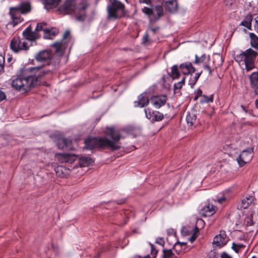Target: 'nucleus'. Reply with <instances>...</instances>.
<instances>
[{
    "mask_svg": "<svg viewBox=\"0 0 258 258\" xmlns=\"http://www.w3.org/2000/svg\"><path fill=\"white\" fill-rule=\"evenodd\" d=\"M254 89V91H255V93L256 94H258V85L257 86H255V87H253Z\"/></svg>",
    "mask_w": 258,
    "mask_h": 258,
    "instance_id": "obj_57",
    "label": "nucleus"
},
{
    "mask_svg": "<svg viewBox=\"0 0 258 258\" xmlns=\"http://www.w3.org/2000/svg\"><path fill=\"white\" fill-rule=\"evenodd\" d=\"M257 55L256 51L249 48L235 54L234 58L240 65H244L247 71H249L254 68V62Z\"/></svg>",
    "mask_w": 258,
    "mask_h": 258,
    "instance_id": "obj_4",
    "label": "nucleus"
},
{
    "mask_svg": "<svg viewBox=\"0 0 258 258\" xmlns=\"http://www.w3.org/2000/svg\"><path fill=\"white\" fill-rule=\"evenodd\" d=\"M203 67L205 70H207L209 72V75H211L212 74L214 69L212 68L209 64H205Z\"/></svg>",
    "mask_w": 258,
    "mask_h": 258,
    "instance_id": "obj_43",
    "label": "nucleus"
},
{
    "mask_svg": "<svg viewBox=\"0 0 258 258\" xmlns=\"http://www.w3.org/2000/svg\"><path fill=\"white\" fill-rule=\"evenodd\" d=\"M181 71L184 75H188L195 72L196 69L193 67L191 63L186 62L179 66Z\"/></svg>",
    "mask_w": 258,
    "mask_h": 258,
    "instance_id": "obj_20",
    "label": "nucleus"
},
{
    "mask_svg": "<svg viewBox=\"0 0 258 258\" xmlns=\"http://www.w3.org/2000/svg\"><path fill=\"white\" fill-rule=\"evenodd\" d=\"M57 146L58 148L63 150H73L74 148L72 141L69 139L59 138L57 141Z\"/></svg>",
    "mask_w": 258,
    "mask_h": 258,
    "instance_id": "obj_15",
    "label": "nucleus"
},
{
    "mask_svg": "<svg viewBox=\"0 0 258 258\" xmlns=\"http://www.w3.org/2000/svg\"><path fill=\"white\" fill-rule=\"evenodd\" d=\"M166 95L154 96L151 98V103L156 108H159L165 105L167 101Z\"/></svg>",
    "mask_w": 258,
    "mask_h": 258,
    "instance_id": "obj_13",
    "label": "nucleus"
},
{
    "mask_svg": "<svg viewBox=\"0 0 258 258\" xmlns=\"http://www.w3.org/2000/svg\"><path fill=\"white\" fill-rule=\"evenodd\" d=\"M23 36L24 39L27 40V42L31 44V42L35 41L39 38V35L35 31H32L31 26L28 27L23 32Z\"/></svg>",
    "mask_w": 258,
    "mask_h": 258,
    "instance_id": "obj_12",
    "label": "nucleus"
},
{
    "mask_svg": "<svg viewBox=\"0 0 258 258\" xmlns=\"http://www.w3.org/2000/svg\"><path fill=\"white\" fill-rule=\"evenodd\" d=\"M21 14L20 12L18 10L17 8L15 7L10 8L9 15L12 20L11 24L13 26H15L23 21V19L21 17Z\"/></svg>",
    "mask_w": 258,
    "mask_h": 258,
    "instance_id": "obj_11",
    "label": "nucleus"
},
{
    "mask_svg": "<svg viewBox=\"0 0 258 258\" xmlns=\"http://www.w3.org/2000/svg\"><path fill=\"white\" fill-rule=\"evenodd\" d=\"M228 241L225 232L221 231L220 234L214 238L213 244L217 246L222 247L225 245Z\"/></svg>",
    "mask_w": 258,
    "mask_h": 258,
    "instance_id": "obj_14",
    "label": "nucleus"
},
{
    "mask_svg": "<svg viewBox=\"0 0 258 258\" xmlns=\"http://www.w3.org/2000/svg\"><path fill=\"white\" fill-rule=\"evenodd\" d=\"M253 148H248L243 150L237 158L238 163L240 166L251 161L252 158Z\"/></svg>",
    "mask_w": 258,
    "mask_h": 258,
    "instance_id": "obj_9",
    "label": "nucleus"
},
{
    "mask_svg": "<svg viewBox=\"0 0 258 258\" xmlns=\"http://www.w3.org/2000/svg\"><path fill=\"white\" fill-rule=\"evenodd\" d=\"M253 201V197L251 196H248L244 198L241 201V208L243 209L247 208L252 202Z\"/></svg>",
    "mask_w": 258,
    "mask_h": 258,
    "instance_id": "obj_26",
    "label": "nucleus"
},
{
    "mask_svg": "<svg viewBox=\"0 0 258 258\" xmlns=\"http://www.w3.org/2000/svg\"><path fill=\"white\" fill-rule=\"evenodd\" d=\"M86 0H83L77 4L76 0H65L58 8L59 13L66 15H74L77 21H84L87 16L86 10L89 7Z\"/></svg>",
    "mask_w": 258,
    "mask_h": 258,
    "instance_id": "obj_2",
    "label": "nucleus"
},
{
    "mask_svg": "<svg viewBox=\"0 0 258 258\" xmlns=\"http://www.w3.org/2000/svg\"><path fill=\"white\" fill-rule=\"evenodd\" d=\"M165 9L171 13H175L178 10V4L176 0H163Z\"/></svg>",
    "mask_w": 258,
    "mask_h": 258,
    "instance_id": "obj_18",
    "label": "nucleus"
},
{
    "mask_svg": "<svg viewBox=\"0 0 258 258\" xmlns=\"http://www.w3.org/2000/svg\"><path fill=\"white\" fill-rule=\"evenodd\" d=\"M140 3H144L146 4H149L151 0H139Z\"/></svg>",
    "mask_w": 258,
    "mask_h": 258,
    "instance_id": "obj_53",
    "label": "nucleus"
},
{
    "mask_svg": "<svg viewBox=\"0 0 258 258\" xmlns=\"http://www.w3.org/2000/svg\"><path fill=\"white\" fill-rule=\"evenodd\" d=\"M196 120V115L193 112H188L186 117V121L187 124L189 126H191L194 125V123Z\"/></svg>",
    "mask_w": 258,
    "mask_h": 258,
    "instance_id": "obj_30",
    "label": "nucleus"
},
{
    "mask_svg": "<svg viewBox=\"0 0 258 258\" xmlns=\"http://www.w3.org/2000/svg\"><path fill=\"white\" fill-rule=\"evenodd\" d=\"M216 208L212 204H209L203 207L201 210V214L203 216L209 217L212 216L216 212Z\"/></svg>",
    "mask_w": 258,
    "mask_h": 258,
    "instance_id": "obj_19",
    "label": "nucleus"
},
{
    "mask_svg": "<svg viewBox=\"0 0 258 258\" xmlns=\"http://www.w3.org/2000/svg\"><path fill=\"white\" fill-rule=\"evenodd\" d=\"M203 97L204 98L205 100L204 101L208 103V102H212L213 101V95H211L209 96H207L206 95H203Z\"/></svg>",
    "mask_w": 258,
    "mask_h": 258,
    "instance_id": "obj_44",
    "label": "nucleus"
},
{
    "mask_svg": "<svg viewBox=\"0 0 258 258\" xmlns=\"http://www.w3.org/2000/svg\"><path fill=\"white\" fill-rule=\"evenodd\" d=\"M251 46L258 50V37L253 33H249Z\"/></svg>",
    "mask_w": 258,
    "mask_h": 258,
    "instance_id": "obj_28",
    "label": "nucleus"
},
{
    "mask_svg": "<svg viewBox=\"0 0 258 258\" xmlns=\"http://www.w3.org/2000/svg\"><path fill=\"white\" fill-rule=\"evenodd\" d=\"M202 90L199 89L197 91V97H199V96H202Z\"/></svg>",
    "mask_w": 258,
    "mask_h": 258,
    "instance_id": "obj_55",
    "label": "nucleus"
},
{
    "mask_svg": "<svg viewBox=\"0 0 258 258\" xmlns=\"http://www.w3.org/2000/svg\"><path fill=\"white\" fill-rule=\"evenodd\" d=\"M185 77H184L182 78V79H181V80L179 82H178V83H175L174 85V90H180L181 89V88L182 87L183 85L185 83Z\"/></svg>",
    "mask_w": 258,
    "mask_h": 258,
    "instance_id": "obj_36",
    "label": "nucleus"
},
{
    "mask_svg": "<svg viewBox=\"0 0 258 258\" xmlns=\"http://www.w3.org/2000/svg\"><path fill=\"white\" fill-rule=\"evenodd\" d=\"M250 84L252 87H255L258 83V73L254 72L250 76Z\"/></svg>",
    "mask_w": 258,
    "mask_h": 258,
    "instance_id": "obj_33",
    "label": "nucleus"
},
{
    "mask_svg": "<svg viewBox=\"0 0 258 258\" xmlns=\"http://www.w3.org/2000/svg\"><path fill=\"white\" fill-rule=\"evenodd\" d=\"M225 200V198H221V199H219L218 200V201L219 203H222L223 202V201H224Z\"/></svg>",
    "mask_w": 258,
    "mask_h": 258,
    "instance_id": "obj_58",
    "label": "nucleus"
},
{
    "mask_svg": "<svg viewBox=\"0 0 258 258\" xmlns=\"http://www.w3.org/2000/svg\"><path fill=\"white\" fill-rule=\"evenodd\" d=\"M31 44L27 42L26 39L20 38L19 36L14 37L11 41L10 48L14 52H18L22 50H27Z\"/></svg>",
    "mask_w": 258,
    "mask_h": 258,
    "instance_id": "obj_6",
    "label": "nucleus"
},
{
    "mask_svg": "<svg viewBox=\"0 0 258 258\" xmlns=\"http://www.w3.org/2000/svg\"><path fill=\"white\" fill-rule=\"evenodd\" d=\"M124 202V200H121V201H120V202L119 203H118V204H122Z\"/></svg>",
    "mask_w": 258,
    "mask_h": 258,
    "instance_id": "obj_61",
    "label": "nucleus"
},
{
    "mask_svg": "<svg viewBox=\"0 0 258 258\" xmlns=\"http://www.w3.org/2000/svg\"><path fill=\"white\" fill-rule=\"evenodd\" d=\"M93 162V159L89 157H82L80 158L79 163L81 167H87L91 164Z\"/></svg>",
    "mask_w": 258,
    "mask_h": 258,
    "instance_id": "obj_25",
    "label": "nucleus"
},
{
    "mask_svg": "<svg viewBox=\"0 0 258 258\" xmlns=\"http://www.w3.org/2000/svg\"><path fill=\"white\" fill-rule=\"evenodd\" d=\"M202 73V71H201V72H200L199 73L196 74L195 77H197V78L199 79V78Z\"/></svg>",
    "mask_w": 258,
    "mask_h": 258,
    "instance_id": "obj_59",
    "label": "nucleus"
},
{
    "mask_svg": "<svg viewBox=\"0 0 258 258\" xmlns=\"http://www.w3.org/2000/svg\"><path fill=\"white\" fill-rule=\"evenodd\" d=\"M56 156L58 161L61 163H72L76 159V156L73 154L60 153Z\"/></svg>",
    "mask_w": 258,
    "mask_h": 258,
    "instance_id": "obj_16",
    "label": "nucleus"
},
{
    "mask_svg": "<svg viewBox=\"0 0 258 258\" xmlns=\"http://www.w3.org/2000/svg\"><path fill=\"white\" fill-rule=\"evenodd\" d=\"M43 4L46 9L56 7L60 0H41Z\"/></svg>",
    "mask_w": 258,
    "mask_h": 258,
    "instance_id": "obj_24",
    "label": "nucleus"
},
{
    "mask_svg": "<svg viewBox=\"0 0 258 258\" xmlns=\"http://www.w3.org/2000/svg\"><path fill=\"white\" fill-rule=\"evenodd\" d=\"M29 71H23L12 82V87L16 90L24 93L27 92L31 88L37 84L38 78L35 76L28 74Z\"/></svg>",
    "mask_w": 258,
    "mask_h": 258,
    "instance_id": "obj_3",
    "label": "nucleus"
},
{
    "mask_svg": "<svg viewBox=\"0 0 258 258\" xmlns=\"http://www.w3.org/2000/svg\"><path fill=\"white\" fill-rule=\"evenodd\" d=\"M44 25H45L44 23L38 24L35 31L37 33L38 31L43 30V26Z\"/></svg>",
    "mask_w": 258,
    "mask_h": 258,
    "instance_id": "obj_45",
    "label": "nucleus"
},
{
    "mask_svg": "<svg viewBox=\"0 0 258 258\" xmlns=\"http://www.w3.org/2000/svg\"><path fill=\"white\" fill-rule=\"evenodd\" d=\"M178 249H182V247H178Z\"/></svg>",
    "mask_w": 258,
    "mask_h": 258,
    "instance_id": "obj_63",
    "label": "nucleus"
},
{
    "mask_svg": "<svg viewBox=\"0 0 258 258\" xmlns=\"http://www.w3.org/2000/svg\"><path fill=\"white\" fill-rule=\"evenodd\" d=\"M205 59L206 55L205 54H202V56L200 57H199L197 55H196L195 63L198 64L199 63L203 62L204 61Z\"/></svg>",
    "mask_w": 258,
    "mask_h": 258,
    "instance_id": "obj_37",
    "label": "nucleus"
},
{
    "mask_svg": "<svg viewBox=\"0 0 258 258\" xmlns=\"http://www.w3.org/2000/svg\"><path fill=\"white\" fill-rule=\"evenodd\" d=\"M54 170L56 175L61 178L67 177L70 173V170L63 166H57Z\"/></svg>",
    "mask_w": 258,
    "mask_h": 258,
    "instance_id": "obj_23",
    "label": "nucleus"
},
{
    "mask_svg": "<svg viewBox=\"0 0 258 258\" xmlns=\"http://www.w3.org/2000/svg\"><path fill=\"white\" fill-rule=\"evenodd\" d=\"M252 17L251 15H246L243 21L240 23V25L246 27L248 29H250L251 25V21Z\"/></svg>",
    "mask_w": 258,
    "mask_h": 258,
    "instance_id": "obj_27",
    "label": "nucleus"
},
{
    "mask_svg": "<svg viewBox=\"0 0 258 258\" xmlns=\"http://www.w3.org/2000/svg\"><path fill=\"white\" fill-rule=\"evenodd\" d=\"M244 245L240 244H236L233 243L232 244V248L236 252L238 253L239 249L243 247Z\"/></svg>",
    "mask_w": 258,
    "mask_h": 258,
    "instance_id": "obj_39",
    "label": "nucleus"
},
{
    "mask_svg": "<svg viewBox=\"0 0 258 258\" xmlns=\"http://www.w3.org/2000/svg\"><path fill=\"white\" fill-rule=\"evenodd\" d=\"M153 14H156L155 16V19H158L161 16L163 15V9L162 5H156L153 9Z\"/></svg>",
    "mask_w": 258,
    "mask_h": 258,
    "instance_id": "obj_29",
    "label": "nucleus"
},
{
    "mask_svg": "<svg viewBox=\"0 0 258 258\" xmlns=\"http://www.w3.org/2000/svg\"><path fill=\"white\" fill-rule=\"evenodd\" d=\"M185 244L186 243L184 242H180L177 241L174 244L173 249L178 254H179L181 253H185L186 251L185 249H178V247H182L183 246H185Z\"/></svg>",
    "mask_w": 258,
    "mask_h": 258,
    "instance_id": "obj_31",
    "label": "nucleus"
},
{
    "mask_svg": "<svg viewBox=\"0 0 258 258\" xmlns=\"http://www.w3.org/2000/svg\"><path fill=\"white\" fill-rule=\"evenodd\" d=\"M107 6V19L116 20L125 15V6L117 0H109Z\"/></svg>",
    "mask_w": 258,
    "mask_h": 258,
    "instance_id": "obj_5",
    "label": "nucleus"
},
{
    "mask_svg": "<svg viewBox=\"0 0 258 258\" xmlns=\"http://www.w3.org/2000/svg\"><path fill=\"white\" fill-rule=\"evenodd\" d=\"M145 113L146 114V116L148 119H151L152 120V117L153 116V112H151V110L149 108H146L145 109Z\"/></svg>",
    "mask_w": 258,
    "mask_h": 258,
    "instance_id": "obj_41",
    "label": "nucleus"
},
{
    "mask_svg": "<svg viewBox=\"0 0 258 258\" xmlns=\"http://www.w3.org/2000/svg\"><path fill=\"white\" fill-rule=\"evenodd\" d=\"M253 223L251 219H250L249 221L247 222V225H248L251 226L253 225Z\"/></svg>",
    "mask_w": 258,
    "mask_h": 258,
    "instance_id": "obj_56",
    "label": "nucleus"
},
{
    "mask_svg": "<svg viewBox=\"0 0 258 258\" xmlns=\"http://www.w3.org/2000/svg\"><path fill=\"white\" fill-rule=\"evenodd\" d=\"M182 231L185 232L187 235L191 234V236L189 238V240L191 242H193L198 237L199 229L196 226L192 227L190 230H187L186 227H184L182 229Z\"/></svg>",
    "mask_w": 258,
    "mask_h": 258,
    "instance_id": "obj_21",
    "label": "nucleus"
},
{
    "mask_svg": "<svg viewBox=\"0 0 258 258\" xmlns=\"http://www.w3.org/2000/svg\"><path fill=\"white\" fill-rule=\"evenodd\" d=\"M5 66V57L0 55V74L3 72Z\"/></svg>",
    "mask_w": 258,
    "mask_h": 258,
    "instance_id": "obj_42",
    "label": "nucleus"
},
{
    "mask_svg": "<svg viewBox=\"0 0 258 258\" xmlns=\"http://www.w3.org/2000/svg\"><path fill=\"white\" fill-rule=\"evenodd\" d=\"M106 137L103 138L89 137L85 140L87 149L92 150L95 148H109L113 151L119 149L121 146L119 143L121 138L120 131L114 127H107L105 131Z\"/></svg>",
    "mask_w": 258,
    "mask_h": 258,
    "instance_id": "obj_1",
    "label": "nucleus"
},
{
    "mask_svg": "<svg viewBox=\"0 0 258 258\" xmlns=\"http://www.w3.org/2000/svg\"><path fill=\"white\" fill-rule=\"evenodd\" d=\"M52 57V55L50 51L43 50L37 53L34 58L38 62H44L46 63L47 65H49Z\"/></svg>",
    "mask_w": 258,
    "mask_h": 258,
    "instance_id": "obj_10",
    "label": "nucleus"
},
{
    "mask_svg": "<svg viewBox=\"0 0 258 258\" xmlns=\"http://www.w3.org/2000/svg\"><path fill=\"white\" fill-rule=\"evenodd\" d=\"M148 41V35L147 33H146L143 38V43H146Z\"/></svg>",
    "mask_w": 258,
    "mask_h": 258,
    "instance_id": "obj_52",
    "label": "nucleus"
},
{
    "mask_svg": "<svg viewBox=\"0 0 258 258\" xmlns=\"http://www.w3.org/2000/svg\"><path fill=\"white\" fill-rule=\"evenodd\" d=\"M233 2V0H224V4L226 7H230L232 5Z\"/></svg>",
    "mask_w": 258,
    "mask_h": 258,
    "instance_id": "obj_47",
    "label": "nucleus"
},
{
    "mask_svg": "<svg viewBox=\"0 0 258 258\" xmlns=\"http://www.w3.org/2000/svg\"><path fill=\"white\" fill-rule=\"evenodd\" d=\"M251 258H257L255 256H253L251 257Z\"/></svg>",
    "mask_w": 258,
    "mask_h": 258,
    "instance_id": "obj_64",
    "label": "nucleus"
},
{
    "mask_svg": "<svg viewBox=\"0 0 258 258\" xmlns=\"http://www.w3.org/2000/svg\"><path fill=\"white\" fill-rule=\"evenodd\" d=\"M163 254L164 258H177L171 249H164Z\"/></svg>",
    "mask_w": 258,
    "mask_h": 258,
    "instance_id": "obj_35",
    "label": "nucleus"
},
{
    "mask_svg": "<svg viewBox=\"0 0 258 258\" xmlns=\"http://www.w3.org/2000/svg\"><path fill=\"white\" fill-rule=\"evenodd\" d=\"M144 258H150V257L149 255V254H148L147 255L145 256L144 257Z\"/></svg>",
    "mask_w": 258,
    "mask_h": 258,
    "instance_id": "obj_62",
    "label": "nucleus"
},
{
    "mask_svg": "<svg viewBox=\"0 0 258 258\" xmlns=\"http://www.w3.org/2000/svg\"><path fill=\"white\" fill-rule=\"evenodd\" d=\"M21 14L24 15L29 13L31 10V4L29 2L21 3L19 6H16Z\"/></svg>",
    "mask_w": 258,
    "mask_h": 258,
    "instance_id": "obj_22",
    "label": "nucleus"
},
{
    "mask_svg": "<svg viewBox=\"0 0 258 258\" xmlns=\"http://www.w3.org/2000/svg\"><path fill=\"white\" fill-rule=\"evenodd\" d=\"M149 29L152 31L153 34H155L156 32L159 30L158 27L153 28L151 26H149Z\"/></svg>",
    "mask_w": 258,
    "mask_h": 258,
    "instance_id": "obj_50",
    "label": "nucleus"
},
{
    "mask_svg": "<svg viewBox=\"0 0 258 258\" xmlns=\"http://www.w3.org/2000/svg\"><path fill=\"white\" fill-rule=\"evenodd\" d=\"M198 80L197 77H191L189 80L188 84L191 87L193 88L195 85L196 84Z\"/></svg>",
    "mask_w": 258,
    "mask_h": 258,
    "instance_id": "obj_38",
    "label": "nucleus"
},
{
    "mask_svg": "<svg viewBox=\"0 0 258 258\" xmlns=\"http://www.w3.org/2000/svg\"><path fill=\"white\" fill-rule=\"evenodd\" d=\"M221 258H232L231 256L228 255L226 252H224L221 253Z\"/></svg>",
    "mask_w": 258,
    "mask_h": 258,
    "instance_id": "obj_51",
    "label": "nucleus"
},
{
    "mask_svg": "<svg viewBox=\"0 0 258 258\" xmlns=\"http://www.w3.org/2000/svg\"><path fill=\"white\" fill-rule=\"evenodd\" d=\"M149 103L148 97L145 93L140 94L138 99L134 102L135 107H143L147 106Z\"/></svg>",
    "mask_w": 258,
    "mask_h": 258,
    "instance_id": "obj_17",
    "label": "nucleus"
},
{
    "mask_svg": "<svg viewBox=\"0 0 258 258\" xmlns=\"http://www.w3.org/2000/svg\"><path fill=\"white\" fill-rule=\"evenodd\" d=\"M169 76L173 78V79H177L180 76V73L178 71V66L174 65L171 67V72Z\"/></svg>",
    "mask_w": 258,
    "mask_h": 258,
    "instance_id": "obj_32",
    "label": "nucleus"
},
{
    "mask_svg": "<svg viewBox=\"0 0 258 258\" xmlns=\"http://www.w3.org/2000/svg\"><path fill=\"white\" fill-rule=\"evenodd\" d=\"M70 40V32L69 30L66 31L63 35L62 40L60 42H55L52 44V46L55 48V52L58 56H62L64 50L67 47V43Z\"/></svg>",
    "mask_w": 258,
    "mask_h": 258,
    "instance_id": "obj_7",
    "label": "nucleus"
},
{
    "mask_svg": "<svg viewBox=\"0 0 258 258\" xmlns=\"http://www.w3.org/2000/svg\"><path fill=\"white\" fill-rule=\"evenodd\" d=\"M255 105L257 108H258V97L257 99L255 100Z\"/></svg>",
    "mask_w": 258,
    "mask_h": 258,
    "instance_id": "obj_60",
    "label": "nucleus"
},
{
    "mask_svg": "<svg viewBox=\"0 0 258 258\" xmlns=\"http://www.w3.org/2000/svg\"><path fill=\"white\" fill-rule=\"evenodd\" d=\"M142 12L149 16H150L151 15L153 14V9L148 7H144L142 9Z\"/></svg>",
    "mask_w": 258,
    "mask_h": 258,
    "instance_id": "obj_40",
    "label": "nucleus"
},
{
    "mask_svg": "<svg viewBox=\"0 0 258 258\" xmlns=\"http://www.w3.org/2000/svg\"><path fill=\"white\" fill-rule=\"evenodd\" d=\"M156 242L157 243H158L160 245H163L164 244V240L161 237H158L156 239Z\"/></svg>",
    "mask_w": 258,
    "mask_h": 258,
    "instance_id": "obj_48",
    "label": "nucleus"
},
{
    "mask_svg": "<svg viewBox=\"0 0 258 258\" xmlns=\"http://www.w3.org/2000/svg\"><path fill=\"white\" fill-rule=\"evenodd\" d=\"M6 99V95L5 93L0 89V102Z\"/></svg>",
    "mask_w": 258,
    "mask_h": 258,
    "instance_id": "obj_46",
    "label": "nucleus"
},
{
    "mask_svg": "<svg viewBox=\"0 0 258 258\" xmlns=\"http://www.w3.org/2000/svg\"><path fill=\"white\" fill-rule=\"evenodd\" d=\"M153 114L152 121H159L164 118L163 114L158 111H153Z\"/></svg>",
    "mask_w": 258,
    "mask_h": 258,
    "instance_id": "obj_34",
    "label": "nucleus"
},
{
    "mask_svg": "<svg viewBox=\"0 0 258 258\" xmlns=\"http://www.w3.org/2000/svg\"><path fill=\"white\" fill-rule=\"evenodd\" d=\"M70 40V32L69 30L66 31L63 35L62 40L60 42H55L52 44V46L55 48V52L58 56H62L64 50L67 47V43Z\"/></svg>",
    "mask_w": 258,
    "mask_h": 258,
    "instance_id": "obj_8",
    "label": "nucleus"
},
{
    "mask_svg": "<svg viewBox=\"0 0 258 258\" xmlns=\"http://www.w3.org/2000/svg\"><path fill=\"white\" fill-rule=\"evenodd\" d=\"M254 20H255L254 24V29L258 33V16L255 18Z\"/></svg>",
    "mask_w": 258,
    "mask_h": 258,
    "instance_id": "obj_49",
    "label": "nucleus"
},
{
    "mask_svg": "<svg viewBox=\"0 0 258 258\" xmlns=\"http://www.w3.org/2000/svg\"><path fill=\"white\" fill-rule=\"evenodd\" d=\"M151 248V252H155V253H157V251L154 248V246L152 244L150 243Z\"/></svg>",
    "mask_w": 258,
    "mask_h": 258,
    "instance_id": "obj_54",
    "label": "nucleus"
}]
</instances>
